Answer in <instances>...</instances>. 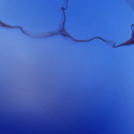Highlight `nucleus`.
<instances>
[{"mask_svg": "<svg viewBox=\"0 0 134 134\" xmlns=\"http://www.w3.org/2000/svg\"><path fill=\"white\" fill-rule=\"evenodd\" d=\"M131 26H134V24H132L131 25Z\"/></svg>", "mask_w": 134, "mask_h": 134, "instance_id": "3", "label": "nucleus"}, {"mask_svg": "<svg viewBox=\"0 0 134 134\" xmlns=\"http://www.w3.org/2000/svg\"><path fill=\"white\" fill-rule=\"evenodd\" d=\"M117 47V46H116V47H115V48H116V47Z\"/></svg>", "mask_w": 134, "mask_h": 134, "instance_id": "4", "label": "nucleus"}, {"mask_svg": "<svg viewBox=\"0 0 134 134\" xmlns=\"http://www.w3.org/2000/svg\"><path fill=\"white\" fill-rule=\"evenodd\" d=\"M0 25H1L2 26H3V27H8V25H7L4 24L2 23L1 21H0Z\"/></svg>", "mask_w": 134, "mask_h": 134, "instance_id": "2", "label": "nucleus"}, {"mask_svg": "<svg viewBox=\"0 0 134 134\" xmlns=\"http://www.w3.org/2000/svg\"><path fill=\"white\" fill-rule=\"evenodd\" d=\"M129 44H130V42H126L119 45L118 47H120L122 46H127Z\"/></svg>", "mask_w": 134, "mask_h": 134, "instance_id": "1", "label": "nucleus"}]
</instances>
